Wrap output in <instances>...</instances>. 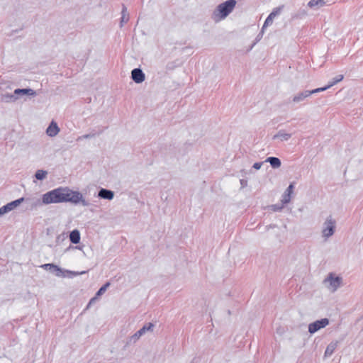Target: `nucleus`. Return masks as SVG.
<instances>
[{"label": "nucleus", "mask_w": 363, "mask_h": 363, "mask_svg": "<svg viewBox=\"0 0 363 363\" xmlns=\"http://www.w3.org/2000/svg\"><path fill=\"white\" fill-rule=\"evenodd\" d=\"M70 202L74 204L81 203L83 206H89V202L83 198L77 191H72L68 187H58L44 194L42 197L43 204Z\"/></svg>", "instance_id": "1"}, {"label": "nucleus", "mask_w": 363, "mask_h": 363, "mask_svg": "<svg viewBox=\"0 0 363 363\" xmlns=\"http://www.w3.org/2000/svg\"><path fill=\"white\" fill-rule=\"evenodd\" d=\"M40 267L47 271H49L50 272L54 274L55 276L59 277H65L66 276L65 275L66 273L70 274L73 277V276H77L79 274H83L86 272V271H83L82 272H76L69 271V270H65L53 263L44 264H42L40 266Z\"/></svg>", "instance_id": "2"}, {"label": "nucleus", "mask_w": 363, "mask_h": 363, "mask_svg": "<svg viewBox=\"0 0 363 363\" xmlns=\"http://www.w3.org/2000/svg\"><path fill=\"white\" fill-rule=\"evenodd\" d=\"M155 328V325L152 323H148L143 325L139 330L135 333L133 335L130 336L124 345V347H128L130 345L136 343L141 336H143L146 332H152Z\"/></svg>", "instance_id": "3"}, {"label": "nucleus", "mask_w": 363, "mask_h": 363, "mask_svg": "<svg viewBox=\"0 0 363 363\" xmlns=\"http://www.w3.org/2000/svg\"><path fill=\"white\" fill-rule=\"evenodd\" d=\"M235 0H227L223 3L220 4L217 6V11L218 12V16L221 18H225L227 17L233 10L236 5Z\"/></svg>", "instance_id": "4"}, {"label": "nucleus", "mask_w": 363, "mask_h": 363, "mask_svg": "<svg viewBox=\"0 0 363 363\" xmlns=\"http://www.w3.org/2000/svg\"><path fill=\"white\" fill-rule=\"evenodd\" d=\"M335 220L333 218L332 216H329L323 223V237L328 238L332 236L335 231Z\"/></svg>", "instance_id": "5"}, {"label": "nucleus", "mask_w": 363, "mask_h": 363, "mask_svg": "<svg viewBox=\"0 0 363 363\" xmlns=\"http://www.w3.org/2000/svg\"><path fill=\"white\" fill-rule=\"evenodd\" d=\"M327 282L329 283V289L334 292L342 285V278L340 276H336L333 272H330L323 281L325 284Z\"/></svg>", "instance_id": "6"}, {"label": "nucleus", "mask_w": 363, "mask_h": 363, "mask_svg": "<svg viewBox=\"0 0 363 363\" xmlns=\"http://www.w3.org/2000/svg\"><path fill=\"white\" fill-rule=\"evenodd\" d=\"M329 324V319L327 318L317 320L308 325V332L313 334L319 330L324 328Z\"/></svg>", "instance_id": "7"}, {"label": "nucleus", "mask_w": 363, "mask_h": 363, "mask_svg": "<svg viewBox=\"0 0 363 363\" xmlns=\"http://www.w3.org/2000/svg\"><path fill=\"white\" fill-rule=\"evenodd\" d=\"M25 200L24 197H21L20 199H18L16 200L12 201L7 204L3 206L0 208V212L1 213L2 216L14 208H16L17 206H18L21 203H22Z\"/></svg>", "instance_id": "8"}, {"label": "nucleus", "mask_w": 363, "mask_h": 363, "mask_svg": "<svg viewBox=\"0 0 363 363\" xmlns=\"http://www.w3.org/2000/svg\"><path fill=\"white\" fill-rule=\"evenodd\" d=\"M131 79L137 84L143 82L145 79V75L140 68H135L131 72Z\"/></svg>", "instance_id": "9"}, {"label": "nucleus", "mask_w": 363, "mask_h": 363, "mask_svg": "<svg viewBox=\"0 0 363 363\" xmlns=\"http://www.w3.org/2000/svg\"><path fill=\"white\" fill-rule=\"evenodd\" d=\"M14 94H16L17 99H18L21 96L27 95L30 96H35L36 91L30 88H23V89H16L14 90Z\"/></svg>", "instance_id": "10"}, {"label": "nucleus", "mask_w": 363, "mask_h": 363, "mask_svg": "<svg viewBox=\"0 0 363 363\" xmlns=\"http://www.w3.org/2000/svg\"><path fill=\"white\" fill-rule=\"evenodd\" d=\"M98 196L101 199L111 201L114 197V192L110 189L101 188L99 191Z\"/></svg>", "instance_id": "11"}, {"label": "nucleus", "mask_w": 363, "mask_h": 363, "mask_svg": "<svg viewBox=\"0 0 363 363\" xmlns=\"http://www.w3.org/2000/svg\"><path fill=\"white\" fill-rule=\"evenodd\" d=\"M59 132H60V128H59L57 123H55V121H52L50 123L48 127L47 128L46 133L50 137H54V136L57 135Z\"/></svg>", "instance_id": "12"}, {"label": "nucleus", "mask_w": 363, "mask_h": 363, "mask_svg": "<svg viewBox=\"0 0 363 363\" xmlns=\"http://www.w3.org/2000/svg\"><path fill=\"white\" fill-rule=\"evenodd\" d=\"M308 96H310V94H308V90H304L294 95L291 101L295 104H298L303 101Z\"/></svg>", "instance_id": "13"}, {"label": "nucleus", "mask_w": 363, "mask_h": 363, "mask_svg": "<svg viewBox=\"0 0 363 363\" xmlns=\"http://www.w3.org/2000/svg\"><path fill=\"white\" fill-rule=\"evenodd\" d=\"M308 14L306 8H300L298 11L293 13L291 16V20L302 19Z\"/></svg>", "instance_id": "14"}, {"label": "nucleus", "mask_w": 363, "mask_h": 363, "mask_svg": "<svg viewBox=\"0 0 363 363\" xmlns=\"http://www.w3.org/2000/svg\"><path fill=\"white\" fill-rule=\"evenodd\" d=\"M17 100V97L14 92L13 94L6 93L1 95V101L4 103H12Z\"/></svg>", "instance_id": "15"}, {"label": "nucleus", "mask_w": 363, "mask_h": 363, "mask_svg": "<svg viewBox=\"0 0 363 363\" xmlns=\"http://www.w3.org/2000/svg\"><path fill=\"white\" fill-rule=\"evenodd\" d=\"M264 162H269L273 169H277L281 165L280 159L276 157H269L265 160Z\"/></svg>", "instance_id": "16"}, {"label": "nucleus", "mask_w": 363, "mask_h": 363, "mask_svg": "<svg viewBox=\"0 0 363 363\" xmlns=\"http://www.w3.org/2000/svg\"><path fill=\"white\" fill-rule=\"evenodd\" d=\"M80 233L77 229H74L69 233V240L72 244H78L80 242Z\"/></svg>", "instance_id": "17"}, {"label": "nucleus", "mask_w": 363, "mask_h": 363, "mask_svg": "<svg viewBox=\"0 0 363 363\" xmlns=\"http://www.w3.org/2000/svg\"><path fill=\"white\" fill-rule=\"evenodd\" d=\"M129 21V13L127 11V8L124 4H122L121 18L120 21L121 28L123 26V24Z\"/></svg>", "instance_id": "18"}, {"label": "nucleus", "mask_w": 363, "mask_h": 363, "mask_svg": "<svg viewBox=\"0 0 363 363\" xmlns=\"http://www.w3.org/2000/svg\"><path fill=\"white\" fill-rule=\"evenodd\" d=\"M338 342H331L326 347L325 351L324 356L325 357H330L336 350L337 347Z\"/></svg>", "instance_id": "19"}, {"label": "nucleus", "mask_w": 363, "mask_h": 363, "mask_svg": "<svg viewBox=\"0 0 363 363\" xmlns=\"http://www.w3.org/2000/svg\"><path fill=\"white\" fill-rule=\"evenodd\" d=\"M325 4L324 0H311L308 3V6L314 9V8H320L323 6Z\"/></svg>", "instance_id": "20"}, {"label": "nucleus", "mask_w": 363, "mask_h": 363, "mask_svg": "<svg viewBox=\"0 0 363 363\" xmlns=\"http://www.w3.org/2000/svg\"><path fill=\"white\" fill-rule=\"evenodd\" d=\"M290 133H284L283 130H279L276 135H274L273 139L281 138V140H288L291 138Z\"/></svg>", "instance_id": "21"}, {"label": "nucleus", "mask_w": 363, "mask_h": 363, "mask_svg": "<svg viewBox=\"0 0 363 363\" xmlns=\"http://www.w3.org/2000/svg\"><path fill=\"white\" fill-rule=\"evenodd\" d=\"M181 65V62L179 60H176L172 62H169L166 65L167 70L172 71L175 68L179 67Z\"/></svg>", "instance_id": "22"}, {"label": "nucleus", "mask_w": 363, "mask_h": 363, "mask_svg": "<svg viewBox=\"0 0 363 363\" xmlns=\"http://www.w3.org/2000/svg\"><path fill=\"white\" fill-rule=\"evenodd\" d=\"M48 175V172L43 169H38L35 173V177L38 180H43L46 178Z\"/></svg>", "instance_id": "23"}, {"label": "nucleus", "mask_w": 363, "mask_h": 363, "mask_svg": "<svg viewBox=\"0 0 363 363\" xmlns=\"http://www.w3.org/2000/svg\"><path fill=\"white\" fill-rule=\"evenodd\" d=\"M344 78V76L342 74H340L334 77L331 82H330L328 84V88H330L331 86H334L337 83L341 82Z\"/></svg>", "instance_id": "24"}, {"label": "nucleus", "mask_w": 363, "mask_h": 363, "mask_svg": "<svg viewBox=\"0 0 363 363\" xmlns=\"http://www.w3.org/2000/svg\"><path fill=\"white\" fill-rule=\"evenodd\" d=\"M101 132L99 133H96V132H91L90 133H88V134H85V135H83L82 136H79L78 137V138L77 139V141H79V140H82V139H89V138H94L96 135H99L100 134Z\"/></svg>", "instance_id": "25"}, {"label": "nucleus", "mask_w": 363, "mask_h": 363, "mask_svg": "<svg viewBox=\"0 0 363 363\" xmlns=\"http://www.w3.org/2000/svg\"><path fill=\"white\" fill-rule=\"evenodd\" d=\"M283 9H284V5L279 6L274 9L269 15L274 18L275 16H277V15H279L281 13V11H282Z\"/></svg>", "instance_id": "26"}, {"label": "nucleus", "mask_w": 363, "mask_h": 363, "mask_svg": "<svg viewBox=\"0 0 363 363\" xmlns=\"http://www.w3.org/2000/svg\"><path fill=\"white\" fill-rule=\"evenodd\" d=\"M328 85L323 86V87H320V88H317V89H313V90H308V94L311 95L313 94H316V93H319V92H321V91H325L327 89H328Z\"/></svg>", "instance_id": "27"}, {"label": "nucleus", "mask_w": 363, "mask_h": 363, "mask_svg": "<svg viewBox=\"0 0 363 363\" xmlns=\"http://www.w3.org/2000/svg\"><path fill=\"white\" fill-rule=\"evenodd\" d=\"M290 200H291V195L286 194L284 192V194L282 195V199L281 200L282 204H284V205L287 204L288 203L290 202Z\"/></svg>", "instance_id": "28"}, {"label": "nucleus", "mask_w": 363, "mask_h": 363, "mask_svg": "<svg viewBox=\"0 0 363 363\" xmlns=\"http://www.w3.org/2000/svg\"><path fill=\"white\" fill-rule=\"evenodd\" d=\"M272 22H273V18L270 15H269L264 23V25L262 28V30H264V28L266 27H267L269 25L272 24Z\"/></svg>", "instance_id": "29"}, {"label": "nucleus", "mask_w": 363, "mask_h": 363, "mask_svg": "<svg viewBox=\"0 0 363 363\" xmlns=\"http://www.w3.org/2000/svg\"><path fill=\"white\" fill-rule=\"evenodd\" d=\"M263 34H264V30L262 29L261 31L259 32V33L257 35V37L255 40V42L253 43V44L251 46V48H252V47L262 39Z\"/></svg>", "instance_id": "30"}, {"label": "nucleus", "mask_w": 363, "mask_h": 363, "mask_svg": "<svg viewBox=\"0 0 363 363\" xmlns=\"http://www.w3.org/2000/svg\"><path fill=\"white\" fill-rule=\"evenodd\" d=\"M284 204H274L271 206L274 211H280L283 208Z\"/></svg>", "instance_id": "31"}, {"label": "nucleus", "mask_w": 363, "mask_h": 363, "mask_svg": "<svg viewBox=\"0 0 363 363\" xmlns=\"http://www.w3.org/2000/svg\"><path fill=\"white\" fill-rule=\"evenodd\" d=\"M294 186L293 184H290L289 186L287 187L286 191H284L286 194H291L294 190Z\"/></svg>", "instance_id": "32"}, {"label": "nucleus", "mask_w": 363, "mask_h": 363, "mask_svg": "<svg viewBox=\"0 0 363 363\" xmlns=\"http://www.w3.org/2000/svg\"><path fill=\"white\" fill-rule=\"evenodd\" d=\"M106 290L103 287V286H101L99 288V289L96 293V296H98V297L101 296V295H103L106 292Z\"/></svg>", "instance_id": "33"}, {"label": "nucleus", "mask_w": 363, "mask_h": 363, "mask_svg": "<svg viewBox=\"0 0 363 363\" xmlns=\"http://www.w3.org/2000/svg\"><path fill=\"white\" fill-rule=\"evenodd\" d=\"M97 298H98V296H96V295H95L94 297L91 298L89 300V303H88V304H87V306L86 307V309H88L90 307L91 305H92L94 303H95V301H96Z\"/></svg>", "instance_id": "34"}, {"label": "nucleus", "mask_w": 363, "mask_h": 363, "mask_svg": "<svg viewBox=\"0 0 363 363\" xmlns=\"http://www.w3.org/2000/svg\"><path fill=\"white\" fill-rule=\"evenodd\" d=\"M240 183L241 185V188H244L247 186V181L246 179H240Z\"/></svg>", "instance_id": "35"}, {"label": "nucleus", "mask_w": 363, "mask_h": 363, "mask_svg": "<svg viewBox=\"0 0 363 363\" xmlns=\"http://www.w3.org/2000/svg\"><path fill=\"white\" fill-rule=\"evenodd\" d=\"M263 162H255L252 167L255 168V169H259L262 165Z\"/></svg>", "instance_id": "36"}, {"label": "nucleus", "mask_w": 363, "mask_h": 363, "mask_svg": "<svg viewBox=\"0 0 363 363\" xmlns=\"http://www.w3.org/2000/svg\"><path fill=\"white\" fill-rule=\"evenodd\" d=\"M109 286H110V283L106 282L103 285V287L106 290Z\"/></svg>", "instance_id": "37"}, {"label": "nucleus", "mask_w": 363, "mask_h": 363, "mask_svg": "<svg viewBox=\"0 0 363 363\" xmlns=\"http://www.w3.org/2000/svg\"><path fill=\"white\" fill-rule=\"evenodd\" d=\"M82 247H83V245H82V246H81V245H78V246H76L74 248H75V249H77V250H82Z\"/></svg>", "instance_id": "38"}, {"label": "nucleus", "mask_w": 363, "mask_h": 363, "mask_svg": "<svg viewBox=\"0 0 363 363\" xmlns=\"http://www.w3.org/2000/svg\"><path fill=\"white\" fill-rule=\"evenodd\" d=\"M72 248H74L72 245H69L66 250H65V252H67L68 250H69L70 249Z\"/></svg>", "instance_id": "39"}, {"label": "nucleus", "mask_w": 363, "mask_h": 363, "mask_svg": "<svg viewBox=\"0 0 363 363\" xmlns=\"http://www.w3.org/2000/svg\"><path fill=\"white\" fill-rule=\"evenodd\" d=\"M274 228V225L272 226V225H270L267 226V228Z\"/></svg>", "instance_id": "40"}, {"label": "nucleus", "mask_w": 363, "mask_h": 363, "mask_svg": "<svg viewBox=\"0 0 363 363\" xmlns=\"http://www.w3.org/2000/svg\"><path fill=\"white\" fill-rule=\"evenodd\" d=\"M228 313L229 315H230V314H231V312H230V310H228Z\"/></svg>", "instance_id": "41"}, {"label": "nucleus", "mask_w": 363, "mask_h": 363, "mask_svg": "<svg viewBox=\"0 0 363 363\" xmlns=\"http://www.w3.org/2000/svg\"><path fill=\"white\" fill-rule=\"evenodd\" d=\"M2 216L1 213L0 212V216Z\"/></svg>", "instance_id": "42"}]
</instances>
